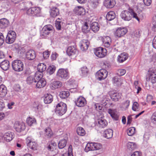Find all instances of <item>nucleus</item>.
Wrapping results in <instances>:
<instances>
[{
	"label": "nucleus",
	"mask_w": 156,
	"mask_h": 156,
	"mask_svg": "<svg viewBox=\"0 0 156 156\" xmlns=\"http://www.w3.org/2000/svg\"><path fill=\"white\" fill-rule=\"evenodd\" d=\"M12 66L15 71H21L23 69V64L21 60H16L13 61Z\"/></svg>",
	"instance_id": "5"
},
{
	"label": "nucleus",
	"mask_w": 156,
	"mask_h": 156,
	"mask_svg": "<svg viewBox=\"0 0 156 156\" xmlns=\"http://www.w3.org/2000/svg\"><path fill=\"white\" fill-rule=\"evenodd\" d=\"M127 147L129 150H133L136 148V145L135 143L129 142L127 144Z\"/></svg>",
	"instance_id": "51"
},
{
	"label": "nucleus",
	"mask_w": 156,
	"mask_h": 156,
	"mask_svg": "<svg viewBox=\"0 0 156 156\" xmlns=\"http://www.w3.org/2000/svg\"><path fill=\"white\" fill-rule=\"evenodd\" d=\"M94 143H88L85 148V151L86 152L90 151H94Z\"/></svg>",
	"instance_id": "35"
},
{
	"label": "nucleus",
	"mask_w": 156,
	"mask_h": 156,
	"mask_svg": "<svg viewBox=\"0 0 156 156\" xmlns=\"http://www.w3.org/2000/svg\"><path fill=\"white\" fill-rule=\"evenodd\" d=\"M77 134L80 136H84L86 134V132L84 129L81 127H78L76 129Z\"/></svg>",
	"instance_id": "40"
},
{
	"label": "nucleus",
	"mask_w": 156,
	"mask_h": 156,
	"mask_svg": "<svg viewBox=\"0 0 156 156\" xmlns=\"http://www.w3.org/2000/svg\"><path fill=\"white\" fill-rule=\"evenodd\" d=\"M113 135L112 130L111 129H108L104 131L103 136L109 139L112 137Z\"/></svg>",
	"instance_id": "33"
},
{
	"label": "nucleus",
	"mask_w": 156,
	"mask_h": 156,
	"mask_svg": "<svg viewBox=\"0 0 156 156\" xmlns=\"http://www.w3.org/2000/svg\"><path fill=\"white\" fill-rule=\"evenodd\" d=\"M128 29L126 27H119L117 29L114 35L116 37L120 38L124 36L127 32Z\"/></svg>",
	"instance_id": "10"
},
{
	"label": "nucleus",
	"mask_w": 156,
	"mask_h": 156,
	"mask_svg": "<svg viewBox=\"0 0 156 156\" xmlns=\"http://www.w3.org/2000/svg\"><path fill=\"white\" fill-rule=\"evenodd\" d=\"M94 150H100L102 148V145L100 143H94Z\"/></svg>",
	"instance_id": "57"
},
{
	"label": "nucleus",
	"mask_w": 156,
	"mask_h": 156,
	"mask_svg": "<svg viewBox=\"0 0 156 156\" xmlns=\"http://www.w3.org/2000/svg\"><path fill=\"white\" fill-rule=\"evenodd\" d=\"M133 12H131L127 10L124 11L122 12L121 14V16L124 20H129L133 16Z\"/></svg>",
	"instance_id": "15"
},
{
	"label": "nucleus",
	"mask_w": 156,
	"mask_h": 156,
	"mask_svg": "<svg viewBox=\"0 0 156 156\" xmlns=\"http://www.w3.org/2000/svg\"><path fill=\"white\" fill-rule=\"evenodd\" d=\"M68 84L69 85H72L70 88V90L73 89H76L77 86V85L75 83V81L74 80L70 79L68 82Z\"/></svg>",
	"instance_id": "44"
},
{
	"label": "nucleus",
	"mask_w": 156,
	"mask_h": 156,
	"mask_svg": "<svg viewBox=\"0 0 156 156\" xmlns=\"http://www.w3.org/2000/svg\"><path fill=\"white\" fill-rule=\"evenodd\" d=\"M66 144L67 141L66 139L60 140L58 144V147L60 149L63 148L66 146Z\"/></svg>",
	"instance_id": "43"
},
{
	"label": "nucleus",
	"mask_w": 156,
	"mask_h": 156,
	"mask_svg": "<svg viewBox=\"0 0 156 156\" xmlns=\"http://www.w3.org/2000/svg\"><path fill=\"white\" fill-rule=\"evenodd\" d=\"M127 54L123 52L120 54L117 57V61L119 63H122L126 61L128 58Z\"/></svg>",
	"instance_id": "24"
},
{
	"label": "nucleus",
	"mask_w": 156,
	"mask_h": 156,
	"mask_svg": "<svg viewBox=\"0 0 156 156\" xmlns=\"http://www.w3.org/2000/svg\"><path fill=\"white\" fill-rule=\"evenodd\" d=\"M34 16L40 13L41 9L38 7H33Z\"/></svg>",
	"instance_id": "58"
},
{
	"label": "nucleus",
	"mask_w": 156,
	"mask_h": 156,
	"mask_svg": "<svg viewBox=\"0 0 156 156\" xmlns=\"http://www.w3.org/2000/svg\"><path fill=\"white\" fill-rule=\"evenodd\" d=\"M26 13L28 15L34 16L33 7L27 10L26 11Z\"/></svg>",
	"instance_id": "61"
},
{
	"label": "nucleus",
	"mask_w": 156,
	"mask_h": 156,
	"mask_svg": "<svg viewBox=\"0 0 156 156\" xmlns=\"http://www.w3.org/2000/svg\"><path fill=\"white\" fill-rule=\"evenodd\" d=\"M5 38L3 34L0 32V46L2 45L4 42Z\"/></svg>",
	"instance_id": "63"
},
{
	"label": "nucleus",
	"mask_w": 156,
	"mask_h": 156,
	"mask_svg": "<svg viewBox=\"0 0 156 156\" xmlns=\"http://www.w3.org/2000/svg\"><path fill=\"white\" fill-rule=\"evenodd\" d=\"M50 52L48 51H44L43 53V56L45 59H47L50 55Z\"/></svg>",
	"instance_id": "64"
},
{
	"label": "nucleus",
	"mask_w": 156,
	"mask_h": 156,
	"mask_svg": "<svg viewBox=\"0 0 156 156\" xmlns=\"http://www.w3.org/2000/svg\"><path fill=\"white\" fill-rule=\"evenodd\" d=\"M53 100V96L49 94H47L45 95L44 99V101L45 104L51 103Z\"/></svg>",
	"instance_id": "37"
},
{
	"label": "nucleus",
	"mask_w": 156,
	"mask_h": 156,
	"mask_svg": "<svg viewBox=\"0 0 156 156\" xmlns=\"http://www.w3.org/2000/svg\"><path fill=\"white\" fill-rule=\"evenodd\" d=\"M109 94L111 99L114 101H118L121 98V94L118 93L116 91H110Z\"/></svg>",
	"instance_id": "17"
},
{
	"label": "nucleus",
	"mask_w": 156,
	"mask_h": 156,
	"mask_svg": "<svg viewBox=\"0 0 156 156\" xmlns=\"http://www.w3.org/2000/svg\"><path fill=\"white\" fill-rule=\"evenodd\" d=\"M152 23L153 25L152 30L154 31H156V16L153 18Z\"/></svg>",
	"instance_id": "62"
},
{
	"label": "nucleus",
	"mask_w": 156,
	"mask_h": 156,
	"mask_svg": "<svg viewBox=\"0 0 156 156\" xmlns=\"http://www.w3.org/2000/svg\"><path fill=\"white\" fill-rule=\"evenodd\" d=\"M69 73L67 69H59L56 73V76L59 78L63 79H68L69 77Z\"/></svg>",
	"instance_id": "9"
},
{
	"label": "nucleus",
	"mask_w": 156,
	"mask_h": 156,
	"mask_svg": "<svg viewBox=\"0 0 156 156\" xmlns=\"http://www.w3.org/2000/svg\"><path fill=\"white\" fill-rule=\"evenodd\" d=\"M55 69L56 68L54 65H51L48 67L47 71L51 75L54 73Z\"/></svg>",
	"instance_id": "52"
},
{
	"label": "nucleus",
	"mask_w": 156,
	"mask_h": 156,
	"mask_svg": "<svg viewBox=\"0 0 156 156\" xmlns=\"http://www.w3.org/2000/svg\"><path fill=\"white\" fill-rule=\"evenodd\" d=\"M62 86V83L58 81L53 82L50 84V87L52 90H55L61 88Z\"/></svg>",
	"instance_id": "23"
},
{
	"label": "nucleus",
	"mask_w": 156,
	"mask_h": 156,
	"mask_svg": "<svg viewBox=\"0 0 156 156\" xmlns=\"http://www.w3.org/2000/svg\"><path fill=\"white\" fill-rule=\"evenodd\" d=\"M43 76V73L42 72H37L35 74L34 77V79L31 77H29L27 79V81L32 80L31 82H30V83H31L33 82H36L37 81L41 80V79H44L42 78Z\"/></svg>",
	"instance_id": "14"
},
{
	"label": "nucleus",
	"mask_w": 156,
	"mask_h": 156,
	"mask_svg": "<svg viewBox=\"0 0 156 156\" xmlns=\"http://www.w3.org/2000/svg\"><path fill=\"white\" fill-rule=\"evenodd\" d=\"M61 156H73L72 145H70L69 146L67 153L63 154Z\"/></svg>",
	"instance_id": "45"
},
{
	"label": "nucleus",
	"mask_w": 156,
	"mask_h": 156,
	"mask_svg": "<svg viewBox=\"0 0 156 156\" xmlns=\"http://www.w3.org/2000/svg\"><path fill=\"white\" fill-rule=\"evenodd\" d=\"M78 52L76 46L75 45L69 46L66 51L67 54L69 56L77 55L78 54Z\"/></svg>",
	"instance_id": "12"
},
{
	"label": "nucleus",
	"mask_w": 156,
	"mask_h": 156,
	"mask_svg": "<svg viewBox=\"0 0 156 156\" xmlns=\"http://www.w3.org/2000/svg\"><path fill=\"white\" fill-rule=\"evenodd\" d=\"M53 27L51 25L45 26L41 32V37L42 38H46L48 35L52 32Z\"/></svg>",
	"instance_id": "2"
},
{
	"label": "nucleus",
	"mask_w": 156,
	"mask_h": 156,
	"mask_svg": "<svg viewBox=\"0 0 156 156\" xmlns=\"http://www.w3.org/2000/svg\"><path fill=\"white\" fill-rule=\"evenodd\" d=\"M9 24L8 20L5 18L0 19V28L4 29L7 27Z\"/></svg>",
	"instance_id": "31"
},
{
	"label": "nucleus",
	"mask_w": 156,
	"mask_h": 156,
	"mask_svg": "<svg viewBox=\"0 0 156 156\" xmlns=\"http://www.w3.org/2000/svg\"><path fill=\"white\" fill-rule=\"evenodd\" d=\"M113 83L118 85H121L122 83V80L118 78L117 77H114L112 79Z\"/></svg>",
	"instance_id": "41"
},
{
	"label": "nucleus",
	"mask_w": 156,
	"mask_h": 156,
	"mask_svg": "<svg viewBox=\"0 0 156 156\" xmlns=\"http://www.w3.org/2000/svg\"><path fill=\"white\" fill-rule=\"evenodd\" d=\"M74 11L76 14L81 15L85 14V9L82 6H77L75 8Z\"/></svg>",
	"instance_id": "25"
},
{
	"label": "nucleus",
	"mask_w": 156,
	"mask_h": 156,
	"mask_svg": "<svg viewBox=\"0 0 156 156\" xmlns=\"http://www.w3.org/2000/svg\"><path fill=\"white\" fill-rule=\"evenodd\" d=\"M76 105L79 107H83L85 106L87 101L85 98L80 96L75 101Z\"/></svg>",
	"instance_id": "13"
},
{
	"label": "nucleus",
	"mask_w": 156,
	"mask_h": 156,
	"mask_svg": "<svg viewBox=\"0 0 156 156\" xmlns=\"http://www.w3.org/2000/svg\"><path fill=\"white\" fill-rule=\"evenodd\" d=\"M115 13L113 11H111L108 12L106 16L107 19L108 20H111L115 18Z\"/></svg>",
	"instance_id": "36"
},
{
	"label": "nucleus",
	"mask_w": 156,
	"mask_h": 156,
	"mask_svg": "<svg viewBox=\"0 0 156 156\" xmlns=\"http://www.w3.org/2000/svg\"><path fill=\"white\" fill-rule=\"evenodd\" d=\"M90 44L89 41L87 40H83L81 42L80 45L81 49L82 51H85L87 49Z\"/></svg>",
	"instance_id": "27"
},
{
	"label": "nucleus",
	"mask_w": 156,
	"mask_h": 156,
	"mask_svg": "<svg viewBox=\"0 0 156 156\" xmlns=\"http://www.w3.org/2000/svg\"><path fill=\"white\" fill-rule=\"evenodd\" d=\"M47 148L50 151L51 156H55L58 153L57 144L54 141L49 142L47 144Z\"/></svg>",
	"instance_id": "1"
},
{
	"label": "nucleus",
	"mask_w": 156,
	"mask_h": 156,
	"mask_svg": "<svg viewBox=\"0 0 156 156\" xmlns=\"http://www.w3.org/2000/svg\"><path fill=\"white\" fill-rule=\"evenodd\" d=\"M108 102L109 101L107 100L106 98H104L101 101L102 105L104 106H106V107H108Z\"/></svg>",
	"instance_id": "60"
},
{
	"label": "nucleus",
	"mask_w": 156,
	"mask_h": 156,
	"mask_svg": "<svg viewBox=\"0 0 156 156\" xmlns=\"http://www.w3.org/2000/svg\"><path fill=\"white\" fill-rule=\"evenodd\" d=\"M36 87L38 88H41L45 87L46 84V81L44 79H41L37 81Z\"/></svg>",
	"instance_id": "29"
},
{
	"label": "nucleus",
	"mask_w": 156,
	"mask_h": 156,
	"mask_svg": "<svg viewBox=\"0 0 156 156\" xmlns=\"http://www.w3.org/2000/svg\"><path fill=\"white\" fill-rule=\"evenodd\" d=\"M59 14V10L55 7H52L50 11V15L53 17H55Z\"/></svg>",
	"instance_id": "28"
},
{
	"label": "nucleus",
	"mask_w": 156,
	"mask_h": 156,
	"mask_svg": "<svg viewBox=\"0 0 156 156\" xmlns=\"http://www.w3.org/2000/svg\"><path fill=\"white\" fill-rule=\"evenodd\" d=\"M126 73V71L125 69H120L117 70V74L119 76H122L124 75Z\"/></svg>",
	"instance_id": "59"
},
{
	"label": "nucleus",
	"mask_w": 156,
	"mask_h": 156,
	"mask_svg": "<svg viewBox=\"0 0 156 156\" xmlns=\"http://www.w3.org/2000/svg\"><path fill=\"white\" fill-rule=\"evenodd\" d=\"M36 119L33 117H29L26 120V122L28 125L31 126L33 124L36 122Z\"/></svg>",
	"instance_id": "38"
},
{
	"label": "nucleus",
	"mask_w": 156,
	"mask_h": 156,
	"mask_svg": "<svg viewBox=\"0 0 156 156\" xmlns=\"http://www.w3.org/2000/svg\"><path fill=\"white\" fill-rule=\"evenodd\" d=\"M90 28L94 32L96 33L99 30L100 26L98 22H93L91 24Z\"/></svg>",
	"instance_id": "30"
},
{
	"label": "nucleus",
	"mask_w": 156,
	"mask_h": 156,
	"mask_svg": "<svg viewBox=\"0 0 156 156\" xmlns=\"http://www.w3.org/2000/svg\"><path fill=\"white\" fill-rule=\"evenodd\" d=\"M69 94L68 91H62L60 93L59 96L61 98L65 99L68 97Z\"/></svg>",
	"instance_id": "48"
},
{
	"label": "nucleus",
	"mask_w": 156,
	"mask_h": 156,
	"mask_svg": "<svg viewBox=\"0 0 156 156\" xmlns=\"http://www.w3.org/2000/svg\"><path fill=\"white\" fill-rule=\"evenodd\" d=\"M0 67L4 70H7L9 67V62L7 60L2 62L0 64Z\"/></svg>",
	"instance_id": "32"
},
{
	"label": "nucleus",
	"mask_w": 156,
	"mask_h": 156,
	"mask_svg": "<svg viewBox=\"0 0 156 156\" xmlns=\"http://www.w3.org/2000/svg\"><path fill=\"white\" fill-rule=\"evenodd\" d=\"M144 5L143 4L138 3L135 7V8L136 9L138 12H142V11L144 10Z\"/></svg>",
	"instance_id": "47"
},
{
	"label": "nucleus",
	"mask_w": 156,
	"mask_h": 156,
	"mask_svg": "<svg viewBox=\"0 0 156 156\" xmlns=\"http://www.w3.org/2000/svg\"><path fill=\"white\" fill-rule=\"evenodd\" d=\"M94 53L98 57L102 58L106 55L107 51V49L105 48L99 47L95 49Z\"/></svg>",
	"instance_id": "6"
},
{
	"label": "nucleus",
	"mask_w": 156,
	"mask_h": 156,
	"mask_svg": "<svg viewBox=\"0 0 156 156\" xmlns=\"http://www.w3.org/2000/svg\"><path fill=\"white\" fill-rule=\"evenodd\" d=\"M16 35L15 32L13 31L9 32L6 38V41L8 44H12L16 40Z\"/></svg>",
	"instance_id": "11"
},
{
	"label": "nucleus",
	"mask_w": 156,
	"mask_h": 156,
	"mask_svg": "<svg viewBox=\"0 0 156 156\" xmlns=\"http://www.w3.org/2000/svg\"><path fill=\"white\" fill-rule=\"evenodd\" d=\"M35 52L33 50H29L27 51L26 53V57L28 60H32L35 58Z\"/></svg>",
	"instance_id": "22"
},
{
	"label": "nucleus",
	"mask_w": 156,
	"mask_h": 156,
	"mask_svg": "<svg viewBox=\"0 0 156 156\" xmlns=\"http://www.w3.org/2000/svg\"><path fill=\"white\" fill-rule=\"evenodd\" d=\"M130 101L129 100H127L123 102L121 104V107L125 109H127L130 105Z\"/></svg>",
	"instance_id": "54"
},
{
	"label": "nucleus",
	"mask_w": 156,
	"mask_h": 156,
	"mask_svg": "<svg viewBox=\"0 0 156 156\" xmlns=\"http://www.w3.org/2000/svg\"><path fill=\"white\" fill-rule=\"evenodd\" d=\"M14 136V134L13 133L8 132L5 133L3 135L2 138L6 141L9 142L13 139Z\"/></svg>",
	"instance_id": "18"
},
{
	"label": "nucleus",
	"mask_w": 156,
	"mask_h": 156,
	"mask_svg": "<svg viewBox=\"0 0 156 156\" xmlns=\"http://www.w3.org/2000/svg\"><path fill=\"white\" fill-rule=\"evenodd\" d=\"M102 41L103 45L106 48L109 47L112 43V39L108 36H105L102 38Z\"/></svg>",
	"instance_id": "20"
},
{
	"label": "nucleus",
	"mask_w": 156,
	"mask_h": 156,
	"mask_svg": "<svg viewBox=\"0 0 156 156\" xmlns=\"http://www.w3.org/2000/svg\"><path fill=\"white\" fill-rule=\"evenodd\" d=\"M108 125L106 120L104 119H99L98 120L97 125L100 128H103L106 127Z\"/></svg>",
	"instance_id": "26"
},
{
	"label": "nucleus",
	"mask_w": 156,
	"mask_h": 156,
	"mask_svg": "<svg viewBox=\"0 0 156 156\" xmlns=\"http://www.w3.org/2000/svg\"><path fill=\"white\" fill-rule=\"evenodd\" d=\"M26 143L28 148L35 150L37 149V144L31 136H28L26 139Z\"/></svg>",
	"instance_id": "8"
},
{
	"label": "nucleus",
	"mask_w": 156,
	"mask_h": 156,
	"mask_svg": "<svg viewBox=\"0 0 156 156\" xmlns=\"http://www.w3.org/2000/svg\"><path fill=\"white\" fill-rule=\"evenodd\" d=\"M90 3L91 6L93 8H96L99 5L98 0H90Z\"/></svg>",
	"instance_id": "53"
},
{
	"label": "nucleus",
	"mask_w": 156,
	"mask_h": 156,
	"mask_svg": "<svg viewBox=\"0 0 156 156\" xmlns=\"http://www.w3.org/2000/svg\"><path fill=\"white\" fill-rule=\"evenodd\" d=\"M108 112L113 119L116 120H118L119 115H118L116 109L109 108L108 109Z\"/></svg>",
	"instance_id": "21"
},
{
	"label": "nucleus",
	"mask_w": 156,
	"mask_h": 156,
	"mask_svg": "<svg viewBox=\"0 0 156 156\" xmlns=\"http://www.w3.org/2000/svg\"><path fill=\"white\" fill-rule=\"evenodd\" d=\"M7 94L6 87L3 84L0 86V97L1 98L5 96Z\"/></svg>",
	"instance_id": "34"
},
{
	"label": "nucleus",
	"mask_w": 156,
	"mask_h": 156,
	"mask_svg": "<svg viewBox=\"0 0 156 156\" xmlns=\"http://www.w3.org/2000/svg\"><path fill=\"white\" fill-rule=\"evenodd\" d=\"M116 4L115 0H105L104 5L107 8L111 9L113 8Z\"/></svg>",
	"instance_id": "19"
},
{
	"label": "nucleus",
	"mask_w": 156,
	"mask_h": 156,
	"mask_svg": "<svg viewBox=\"0 0 156 156\" xmlns=\"http://www.w3.org/2000/svg\"><path fill=\"white\" fill-rule=\"evenodd\" d=\"M136 133V129L134 127H131L128 128L127 130V133L129 136H133Z\"/></svg>",
	"instance_id": "50"
},
{
	"label": "nucleus",
	"mask_w": 156,
	"mask_h": 156,
	"mask_svg": "<svg viewBox=\"0 0 156 156\" xmlns=\"http://www.w3.org/2000/svg\"><path fill=\"white\" fill-rule=\"evenodd\" d=\"M66 105L63 102H61L57 105L55 111L56 113L61 116L66 112Z\"/></svg>",
	"instance_id": "3"
},
{
	"label": "nucleus",
	"mask_w": 156,
	"mask_h": 156,
	"mask_svg": "<svg viewBox=\"0 0 156 156\" xmlns=\"http://www.w3.org/2000/svg\"><path fill=\"white\" fill-rule=\"evenodd\" d=\"M108 72L105 69H101L98 71L97 73V76L98 79L100 80H104L107 76Z\"/></svg>",
	"instance_id": "16"
},
{
	"label": "nucleus",
	"mask_w": 156,
	"mask_h": 156,
	"mask_svg": "<svg viewBox=\"0 0 156 156\" xmlns=\"http://www.w3.org/2000/svg\"><path fill=\"white\" fill-rule=\"evenodd\" d=\"M45 136H47L48 138L51 137L53 135V133L51 129L50 128H47L45 130Z\"/></svg>",
	"instance_id": "49"
},
{
	"label": "nucleus",
	"mask_w": 156,
	"mask_h": 156,
	"mask_svg": "<svg viewBox=\"0 0 156 156\" xmlns=\"http://www.w3.org/2000/svg\"><path fill=\"white\" fill-rule=\"evenodd\" d=\"M138 13V16H137V14L134 12H133V16L139 21L140 20L143 19V16L142 12H139Z\"/></svg>",
	"instance_id": "46"
},
{
	"label": "nucleus",
	"mask_w": 156,
	"mask_h": 156,
	"mask_svg": "<svg viewBox=\"0 0 156 156\" xmlns=\"http://www.w3.org/2000/svg\"><path fill=\"white\" fill-rule=\"evenodd\" d=\"M146 80L153 83L156 82V69H150L146 76Z\"/></svg>",
	"instance_id": "4"
},
{
	"label": "nucleus",
	"mask_w": 156,
	"mask_h": 156,
	"mask_svg": "<svg viewBox=\"0 0 156 156\" xmlns=\"http://www.w3.org/2000/svg\"><path fill=\"white\" fill-rule=\"evenodd\" d=\"M14 127L16 131L20 133L25 130L26 126L23 121H16L14 124Z\"/></svg>",
	"instance_id": "7"
},
{
	"label": "nucleus",
	"mask_w": 156,
	"mask_h": 156,
	"mask_svg": "<svg viewBox=\"0 0 156 156\" xmlns=\"http://www.w3.org/2000/svg\"><path fill=\"white\" fill-rule=\"evenodd\" d=\"M139 105L136 102H134L133 103L132 107V110L134 111H139Z\"/></svg>",
	"instance_id": "55"
},
{
	"label": "nucleus",
	"mask_w": 156,
	"mask_h": 156,
	"mask_svg": "<svg viewBox=\"0 0 156 156\" xmlns=\"http://www.w3.org/2000/svg\"><path fill=\"white\" fill-rule=\"evenodd\" d=\"M58 20H59V19H58ZM62 23L59 20H56L55 23V25L56 28L58 30H60L61 28V24H62Z\"/></svg>",
	"instance_id": "56"
},
{
	"label": "nucleus",
	"mask_w": 156,
	"mask_h": 156,
	"mask_svg": "<svg viewBox=\"0 0 156 156\" xmlns=\"http://www.w3.org/2000/svg\"><path fill=\"white\" fill-rule=\"evenodd\" d=\"M46 69V65L44 63H40L37 66L38 72H42L45 71Z\"/></svg>",
	"instance_id": "39"
},
{
	"label": "nucleus",
	"mask_w": 156,
	"mask_h": 156,
	"mask_svg": "<svg viewBox=\"0 0 156 156\" xmlns=\"http://www.w3.org/2000/svg\"><path fill=\"white\" fill-rule=\"evenodd\" d=\"M90 28H89L88 23L87 22L84 23L82 27V31L84 33L87 34L89 32Z\"/></svg>",
	"instance_id": "42"
}]
</instances>
